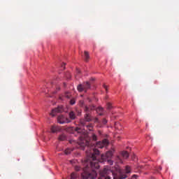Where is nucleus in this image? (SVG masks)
Segmentation results:
<instances>
[{
	"mask_svg": "<svg viewBox=\"0 0 179 179\" xmlns=\"http://www.w3.org/2000/svg\"><path fill=\"white\" fill-rule=\"evenodd\" d=\"M65 138L66 137L64 135H62L59 137V141H65Z\"/></svg>",
	"mask_w": 179,
	"mask_h": 179,
	"instance_id": "16",
	"label": "nucleus"
},
{
	"mask_svg": "<svg viewBox=\"0 0 179 179\" xmlns=\"http://www.w3.org/2000/svg\"><path fill=\"white\" fill-rule=\"evenodd\" d=\"M121 156L123 157V159H128V157H129V154H128V152L127 151H122Z\"/></svg>",
	"mask_w": 179,
	"mask_h": 179,
	"instance_id": "10",
	"label": "nucleus"
},
{
	"mask_svg": "<svg viewBox=\"0 0 179 179\" xmlns=\"http://www.w3.org/2000/svg\"><path fill=\"white\" fill-rule=\"evenodd\" d=\"M125 173H131V167L126 166Z\"/></svg>",
	"mask_w": 179,
	"mask_h": 179,
	"instance_id": "14",
	"label": "nucleus"
},
{
	"mask_svg": "<svg viewBox=\"0 0 179 179\" xmlns=\"http://www.w3.org/2000/svg\"><path fill=\"white\" fill-rule=\"evenodd\" d=\"M57 122H59V124H69V122H71V120L65 116L60 115L58 116Z\"/></svg>",
	"mask_w": 179,
	"mask_h": 179,
	"instance_id": "5",
	"label": "nucleus"
},
{
	"mask_svg": "<svg viewBox=\"0 0 179 179\" xmlns=\"http://www.w3.org/2000/svg\"><path fill=\"white\" fill-rule=\"evenodd\" d=\"M92 139L93 141H97V136H96L94 134H92Z\"/></svg>",
	"mask_w": 179,
	"mask_h": 179,
	"instance_id": "18",
	"label": "nucleus"
},
{
	"mask_svg": "<svg viewBox=\"0 0 179 179\" xmlns=\"http://www.w3.org/2000/svg\"><path fill=\"white\" fill-rule=\"evenodd\" d=\"M94 152L92 154V157L90 159L85 160V164H90L91 169H92V172L88 173L84 176L85 179H94L97 177V172L94 170H97L100 168V164L99 161H97V156L100 155V151L97 149L93 150Z\"/></svg>",
	"mask_w": 179,
	"mask_h": 179,
	"instance_id": "1",
	"label": "nucleus"
},
{
	"mask_svg": "<svg viewBox=\"0 0 179 179\" xmlns=\"http://www.w3.org/2000/svg\"><path fill=\"white\" fill-rule=\"evenodd\" d=\"M96 111H97V113H99V111H103V108H98L96 109Z\"/></svg>",
	"mask_w": 179,
	"mask_h": 179,
	"instance_id": "19",
	"label": "nucleus"
},
{
	"mask_svg": "<svg viewBox=\"0 0 179 179\" xmlns=\"http://www.w3.org/2000/svg\"><path fill=\"white\" fill-rule=\"evenodd\" d=\"M72 150H70L69 148H68L67 150H66L64 151V153H65V155H69L71 153V152H72Z\"/></svg>",
	"mask_w": 179,
	"mask_h": 179,
	"instance_id": "15",
	"label": "nucleus"
},
{
	"mask_svg": "<svg viewBox=\"0 0 179 179\" xmlns=\"http://www.w3.org/2000/svg\"><path fill=\"white\" fill-rule=\"evenodd\" d=\"M69 117L71 120H75L76 118V115H75V113L71 112L69 113Z\"/></svg>",
	"mask_w": 179,
	"mask_h": 179,
	"instance_id": "12",
	"label": "nucleus"
},
{
	"mask_svg": "<svg viewBox=\"0 0 179 179\" xmlns=\"http://www.w3.org/2000/svg\"><path fill=\"white\" fill-rule=\"evenodd\" d=\"M103 87L106 90H108V87L107 85H103Z\"/></svg>",
	"mask_w": 179,
	"mask_h": 179,
	"instance_id": "20",
	"label": "nucleus"
},
{
	"mask_svg": "<svg viewBox=\"0 0 179 179\" xmlns=\"http://www.w3.org/2000/svg\"><path fill=\"white\" fill-rule=\"evenodd\" d=\"M113 155H114V151H108L105 155H102L101 156V160H97L98 164H100V163H104V162H107L108 164L110 166H113V161L110 160L109 159H111L113 157Z\"/></svg>",
	"mask_w": 179,
	"mask_h": 179,
	"instance_id": "3",
	"label": "nucleus"
},
{
	"mask_svg": "<svg viewBox=\"0 0 179 179\" xmlns=\"http://www.w3.org/2000/svg\"><path fill=\"white\" fill-rule=\"evenodd\" d=\"M76 101H75V99H71L70 101V103L71 104V106H73V104H75Z\"/></svg>",
	"mask_w": 179,
	"mask_h": 179,
	"instance_id": "17",
	"label": "nucleus"
},
{
	"mask_svg": "<svg viewBox=\"0 0 179 179\" xmlns=\"http://www.w3.org/2000/svg\"><path fill=\"white\" fill-rule=\"evenodd\" d=\"M99 115H101V113H99Z\"/></svg>",
	"mask_w": 179,
	"mask_h": 179,
	"instance_id": "26",
	"label": "nucleus"
},
{
	"mask_svg": "<svg viewBox=\"0 0 179 179\" xmlns=\"http://www.w3.org/2000/svg\"><path fill=\"white\" fill-rule=\"evenodd\" d=\"M87 121H89V119H87Z\"/></svg>",
	"mask_w": 179,
	"mask_h": 179,
	"instance_id": "27",
	"label": "nucleus"
},
{
	"mask_svg": "<svg viewBox=\"0 0 179 179\" xmlns=\"http://www.w3.org/2000/svg\"><path fill=\"white\" fill-rule=\"evenodd\" d=\"M50 131H51V132H52L53 134H55V132H59V131H61V128H59V127L52 126V127L50 128Z\"/></svg>",
	"mask_w": 179,
	"mask_h": 179,
	"instance_id": "8",
	"label": "nucleus"
},
{
	"mask_svg": "<svg viewBox=\"0 0 179 179\" xmlns=\"http://www.w3.org/2000/svg\"><path fill=\"white\" fill-rule=\"evenodd\" d=\"M76 132L78 134H84L80 138L81 142L80 143V146H83L81 149L84 150L85 146H89V139L87 138V136H89V134H86L85 132V129H81L79 127L76 128Z\"/></svg>",
	"mask_w": 179,
	"mask_h": 179,
	"instance_id": "2",
	"label": "nucleus"
},
{
	"mask_svg": "<svg viewBox=\"0 0 179 179\" xmlns=\"http://www.w3.org/2000/svg\"><path fill=\"white\" fill-rule=\"evenodd\" d=\"M76 73H80V70H79V69H77Z\"/></svg>",
	"mask_w": 179,
	"mask_h": 179,
	"instance_id": "22",
	"label": "nucleus"
},
{
	"mask_svg": "<svg viewBox=\"0 0 179 179\" xmlns=\"http://www.w3.org/2000/svg\"><path fill=\"white\" fill-rule=\"evenodd\" d=\"M108 110H110V108H111V104L110 103H108Z\"/></svg>",
	"mask_w": 179,
	"mask_h": 179,
	"instance_id": "21",
	"label": "nucleus"
},
{
	"mask_svg": "<svg viewBox=\"0 0 179 179\" xmlns=\"http://www.w3.org/2000/svg\"><path fill=\"white\" fill-rule=\"evenodd\" d=\"M103 123H104V124H107V120H104V121H103Z\"/></svg>",
	"mask_w": 179,
	"mask_h": 179,
	"instance_id": "24",
	"label": "nucleus"
},
{
	"mask_svg": "<svg viewBox=\"0 0 179 179\" xmlns=\"http://www.w3.org/2000/svg\"><path fill=\"white\" fill-rule=\"evenodd\" d=\"M69 97H71V94L69 92H66L64 96H59V99L60 100H64V99H69Z\"/></svg>",
	"mask_w": 179,
	"mask_h": 179,
	"instance_id": "9",
	"label": "nucleus"
},
{
	"mask_svg": "<svg viewBox=\"0 0 179 179\" xmlns=\"http://www.w3.org/2000/svg\"><path fill=\"white\" fill-rule=\"evenodd\" d=\"M108 145V140L104 139L102 141H99L96 144V148H98L99 149H103V148H105V146H107Z\"/></svg>",
	"mask_w": 179,
	"mask_h": 179,
	"instance_id": "6",
	"label": "nucleus"
},
{
	"mask_svg": "<svg viewBox=\"0 0 179 179\" xmlns=\"http://www.w3.org/2000/svg\"><path fill=\"white\" fill-rule=\"evenodd\" d=\"M84 55H85V61H89V58H90V55H89V52L87 51H85Z\"/></svg>",
	"mask_w": 179,
	"mask_h": 179,
	"instance_id": "11",
	"label": "nucleus"
},
{
	"mask_svg": "<svg viewBox=\"0 0 179 179\" xmlns=\"http://www.w3.org/2000/svg\"><path fill=\"white\" fill-rule=\"evenodd\" d=\"M78 177V174H76V173H72L71 175V178L72 179H75Z\"/></svg>",
	"mask_w": 179,
	"mask_h": 179,
	"instance_id": "13",
	"label": "nucleus"
},
{
	"mask_svg": "<svg viewBox=\"0 0 179 179\" xmlns=\"http://www.w3.org/2000/svg\"><path fill=\"white\" fill-rule=\"evenodd\" d=\"M53 93H57L56 92H53Z\"/></svg>",
	"mask_w": 179,
	"mask_h": 179,
	"instance_id": "29",
	"label": "nucleus"
},
{
	"mask_svg": "<svg viewBox=\"0 0 179 179\" xmlns=\"http://www.w3.org/2000/svg\"><path fill=\"white\" fill-rule=\"evenodd\" d=\"M76 170L77 171H79V170H80L79 166H76Z\"/></svg>",
	"mask_w": 179,
	"mask_h": 179,
	"instance_id": "23",
	"label": "nucleus"
},
{
	"mask_svg": "<svg viewBox=\"0 0 179 179\" xmlns=\"http://www.w3.org/2000/svg\"><path fill=\"white\" fill-rule=\"evenodd\" d=\"M64 66H65V64H64L63 65H62V67L64 68Z\"/></svg>",
	"mask_w": 179,
	"mask_h": 179,
	"instance_id": "25",
	"label": "nucleus"
},
{
	"mask_svg": "<svg viewBox=\"0 0 179 179\" xmlns=\"http://www.w3.org/2000/svg\"><path fill=\"white\" fill-rule=\"evenodd\" d=\"M62 111H64V108H62L61 106H59L55 109H52L50 114L52 115V117H54L55 115V113H62Z\"/></svg>",
	"mask_w": 179,
	"mask_h": 179,
	"instance_id": "7",
	"label": "nucleus"
},
{
	"mask_svg": "<svg viewBox=\"0 0 179 179\" xmlns=\"http://www.w3.org/2000/svg\"><path fill=\"white\" fill-rule=\"evenodd\" d=\"M159 170H162V168H159Z\"/></svg>",
	"mask_w": 179,
	"mask_h": 179,
	"instance_id": "28",
	"label": "nucleus"
},
{
	"mask_svg": "<svg viewBox=\"0 0 179 179\" xmlns=\"http://www.w3.org/2000/svg\"><path fill=\"white\" fill-rule=\"evenodd\" d=\"M88 89H90V83L89 82L78 86V92H86Z\"/></svg>",
	"mask_w": 179,
	"mask_h": 179,
	"instance_id": "4",
	"label": "nucleus"
}]
</instances>
